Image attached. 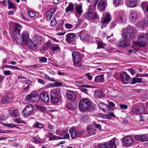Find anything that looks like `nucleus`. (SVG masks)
Wrapping results in <instances>:
<instances>
[{
  "instance_id": "nucleus-12",
  "label": "nucleus",
  "mask_w": 148,
  "mask_h": 148,
  "mask_svg": "<svg viewBox=\"0 0 148 148\" xmlns=\"http://www.w3.org/2000/svg\"><path fill=\"white\" fill-rule=\"evenodd\" d=\"M122 142L125 146H128L134 143L132 138L130 136H125L122 139Z\"/></svg>"
},
{
  "instance_id": "nucleus-20",
  "label": "nucleus",
  "mask_w": 148,
  "mask_h": 148,
  "mask_svg": "<svg viewBox=\"0 0 148 148\" xmlns=\"http://www.w3.org/2000/svg\"><path fill=\"white\" fill-rule=\"evenodd\" d=\"M64 137L62 138L61 137L58 136L53 135L52 134L51 136L50 137V139L51 140H59L62 138H66L70 137V136L69 133H66L64 135Z\"/></svg>"
},
{
  "instance_id": "nucleus-38",
  "label": "nucleus",
  "mask_w": 148,
  "mask_h": 148,
  "mask_svg": "<svg viewBox=\"0 0 148 148\" xmlns=\"http://www.w3.org/2000/svg\"><path fill=\"white\" fill-rule=\"evenodd\" d=\"M75 8L78 14L79 15L82 14L83 12L82 5H77L75 6Z\"/></svg>"
},
{
  "instance_id": "nucleus-64",
  "label": "nucleus",
  "mask_w": 148,
  "mask_h": 148,
  "mask_svg": "<svg viewBox=\"0 0 148 148\" xmlns=\"http://www.w3.org/2000/svg\"><path fill=\"white\" fill-rule=\"evenodd\" d=\"M83 132H77V138L79 137L82 136Z\"/></svg>"
},
{
  "instance_id": "nucleus-62",
  "label": "nucleus",
  "mask_w": 148,
  "mask_h": 148,
  "mask_svg": "<svg viewBox=\"0 0 148 148\" xmlns=\"http://www.w3.org/2000/svg\"><path fill=\"white\" fill-rule=\"evenodd\" d=\"M31 140L32 141L36 143L38 142V141L37 140L36 138L34 137H33L31 138Z\"/></svg>"
},
{
  "instance_id": "nucleus-63",
  "label": "nucleus",
  "mask_w": 148,
  "mask_h": 148,
  "mask_svg": "<svg viewBox=\"0 0 148 148\" xmlns=\"http://www.w3.org/2000/svg\"><path fill=\"white\" fill-rule=\"evenodd\" d=\"M86 75L88 79L90 80H91L92 79V77L90 75L89 73H87L86 74Z\"/></svg>"
},
{
  "instance_id": "nucleus-28",
  "label": "nucleus",
  "mask_w": 148,
  "mask_h": 148,
  "mask_svg": "<svg viewBox=\"0 0 148 148\" xmlns=\"http://www.w3.org/2000/svg\"><path fill=\"white\" fill-rule=\"evenodd\" d=\"M33 40L35 41V43L38 44H41L43 41V40L42 38L38 35L34 36L33 38Z\"/></svg>"
},
{
  "instance_id": "nucleus-4",
  "label": "nucleus",
  "mask_w": 148,
  "mask_h": 148,
  "mask_svg": "<svg viewBox=\"0 0 148 148\" xmlns=\"http://www.w3.org/2000/svg\"><path fill=\"white\" fill-rule=\"evenodd\" d=\"M22 26L19 24L16 23L14 30L13 32L14 39L17 42H21L22 41V36L20 35V31Z\"/></svg>"
},
{
  "instance_id": "nucleus-8",
  "label": "nucleus",
  "mask_w": 148,
  "mask_h": 148,
  "mask_svg": "<svg viewBox=\"0 0 148 148\" xmlns=\"http://www.w3.org/2000/svg\"><path fill=\"white\" fill-rule=\"evenodd\" d=\"M115 138L111 140L109 143H105L99 144V148H116V146L114 143Z\"/></svg>"
},
{
  "instance_id": "nucleus-32",
  "label": "nucleus",
  "mask_w": 148,
  "mask_h": 148,
  "mask_svg": "<svg viewBox=\"0 0 148 148\" xmlns=\"http://www.w3.org/2000/svg\"><path fill=\"white\" fill-rule=\"evenodd\" d=\"M92 87V86L89 85H82V86L79 87V89L82 92H83L86 94H88V89L86 88H90Z\"/></svg>"
},
{
  "instance_id": "nucleus-13",
  "label": "nucleus",
  "mask_w": 148,
  "mask_h": 148,
  "mask_svg": "<svg viewBox=\"0 0 148 148\" xmlns=\"http://www.w3.org/2000/svg\"><path fill=\"white\" fill-rule=\"evenodd\" d=\"M76 38V36L75 34H68L66 36V40L67 42L70 43L74 41Z\"/></svg>"
},
{
  "instance_id": "nucleus-52",
  "label": "nucleus",
  "mask_w": 148,
  "mask_h": 148,
  "mask_svg": "<svg viewBox=\"0 0 148 148\" xmlns=\"http://www.w3.org/2000/svg\"><path fill=\"white\" fill-rule=\"evenodd\" d=\"M45 77L49 81H51L53 82H55L54 78L49 77L47 75L45 74L44 75Z\"/></svg>"
},
{
  "instance_id": "nucleus-23",
  "label": "nucleus",
  "mask_w": 148,
  "mask_h": 148,
  "mask_svg": "<svg viewBox=\"0 0 148 148\" xmlns=\"http://www.w3.org/2000/svg\"><path fill=\"white\" fill-rule=\"evenodd\" d=\"M86 130L90 135H94L96 133V128L92 126H88L87 127Z\"/></svg>"
},
{
  "instance_id": "nucleus-2",
  "label": "nucleus",
  "mask_w": 148,
  "mask_h": 148,
  "mask_svg": "<svg viewBox=\"0 0 148 148\" xmlns=\"http://www.w3.org/2000/svg\"><path fill=\"white\" fill-rule=\"evenodd\" d=\"M137 39L138 41H134V44L139 46L144 47L147 44L148 35L147 34H141L138 36Z\"/></svg>"
},
{
  "instance_id": "nucleus-60",
  "label": "nucleus",
  "mask_w": 148,
  "mask_h": 148,
  "mask_svg": "<svg viewBox=\"0 0 148 148\" xmlns=\"http://www.w3.org/2000/svg\"><path fill=\"white\" fill-rule=\"evenodd\" d=\"M121 109H126L127 108V106L125 105L120 104L119 105Z\"/></svg>"
},
{
  "instance_id": "nucleus-22",
  "label": "nucleus",
  "mask_w": 148,
  "mask_h": 148,
  "mask_svg": "<svg viewBox=\"0 0 148 148\" xmlns=\"http://www.w3.org/2000/svg\"><path fill=\"white\" fill-rule=\"evenodd\" d=\"M56 10V9L55 8H53L51 9L47 12V19L49 21L51 20L53 14Z\"/></svg>"
},
{
  "instance_id": "nucleus-57",
  "label": "nucleus",
  "mask_w": 148,
  "mask_h": 148,
  "mask_svg": "<svg viewBox=\"0 0 148 148\" xmlns=\"http://www.w3.org/2000/svg\"><path fill=\"white\" fill-rule=\"evenodd\" d=\"M4 75H10L12 74L11 72L10 71H3Z\"/></svg>"
},
{
  "instance_id": "nucleus-29",
  "label": "nucleus",
  "mask_w": 148,
  "mask_h": 148,
  "mask_svg": "<svg viewBox=\"0 0 148 148\" xmlns=\"http://www.w3.org/2000/svg\"><path fill=\"white\" fill-rule=\"evenodd\" d=\"M111 17L110 15L107 14L102 20V22L104 24H107L110 21Z\"/></svg>"
},
{
  "instance_id": "nucleus-27",
  "label": "nucleus",
  "mask_w": 148,
  "mask_h": 148,
  "mask_svg": "<svg viewBox=\"0 0 148 148\" xmlns=\"http://www.w3.org/2000/svg\"><path fill=\"white\" fill-rule=\"evenodd\" d=\"M28 47L32 49H36L37 47V44L35 42H34L31 40H29L27 42Z\"/></svg>"
},
{
  "instance_id": "nucleus-3",
  "label": "nucleus",
  "mask_w": 148,
  "mask_h": 148,
  "mask_svg": "<svg viewBox=\"0 0 148 148\" xmlns=\"http://www.w3.org/2000/svg\"><path fill=\"white\" fill-rule=\"evenodd\" d=\"M91 103L88 99L84 98L80 101L79 104V110L84 112L90 109L91 107Z\"/></svg>"
},
{
  "instance_id": "nucleus-31",
  "label": "nucleus",
  "mask_w": 148,
  "mask_h": 148,
  "mask_svg": "<svg viewBox=\"0 0 148 148\" xmlns=\"http://www.w3.org/2000/svg\"><path fill=\"white\" fill-rule=\"evenodd\" d=\"M94 96L95 98H101L104 97L102 91L100 90H97L95 92Z\"/></svg>"
},
{
  "instance_id": "nucleus-53",
  "label": "nucleus",
  "mask_w": 148,
  "mask_h": 148,
  "mask_svg": "<svg viewBox=\"0 0 148 148\" xmlns=\"http://www.w3.org/2000/svg\"><path fill=\"white\" fill-rule=\"evenodd\" d=\"M39 60L40 62H46L47 59L45 57H40L39 58Z\"/></svg>"
},
{
  "instance_id": "nucleus-15",
  "label": "nucleus",
  "mask_w": 148,
  "mask_h": 148,
  "mask_svg": "<svg viewBox=\"0 0 148 148\" xmlns=\"http://www.w3.org/2000/svg\"><path fill=\"white\" fill-rule=\"evenodd\" d=\"M130 45V43L129 41L123 39L120 40L117 42L118 46L121 47H126L129 46Z\"/></svg>"
},
{
  "instance_id": "nucleus-10",
  "label": "nucleus",
  "mask_w": 148,
  "mask_h": 148,
  "mask_svg": "<svg viewBox=\"0 0 148 148\" xmlns=\"http://www.w3.org/2000/svg\"><path fill=\"white\" fill-rule=\"evenodd\" d=\"M131 78L126 72H122L121 73L120 79L122 82L124 84H127L130 82Z\"/></svg>"
},
{
  "instance_id": "nucleus-24",
  "label": "nucleus",
  "mask_w": 148,
  "mask_h": 148,
  "mask_svg": "<svg viewBox=\"0 0 148 148\" xmlns=\"http://www.w3.org/2000/svg\"><path fill=\"white\" fill-rule=\"evenodd\" d=\"M98 8L101 11L104 10L106 8V4L104 1H100L98 4Z\"/></svg>"
},
{
  "instance_id": "nucleus-59",
  "label": "nucleus",
  "mask_w": 148,
  "mask_h": 148,
  "mask_svg": "<svg viewBox=\"0 0 148 148\" xmlns=\"http://www.w3.org/2000/svg\"><path fill=\"white\" fill-rule=\"evenodd\" d=\"M121 1L119 0H114L113 3L115 6H117L120 3Z\"/></svg>"
},
{
  "instance_id": "nucleus-1",
  "label": "nucleus",
  "mask_w": 148,
  "mask_h": 148,
  "mask_svg": "<svg viewBox=\"0 0 148 148\" xmlns=\"http://www.w3.org/2000/svg\"><path fill=\"white\" fill-rule=\"evenodd\" d=\"M135 33L132 27H128L123 31L122 37L127 40H132L135 37Z\"/></svg>"
},
{
  "instance_id": "nucleus-34",
  "label": "nucleus",
  "mask_w": 148,
  "mask_h": 148,
  "mask_svg": "<svg viewBox=\"0 0 148 148\" xmlns=\"http://www.w3.org/2000/svg\"><path fill=\"white\" fill-rule=\"evenodd\" d=\"M74 9V6L73 3H69V5L66 8L65 11L66 12H68L69 11H72Z\"/></svg>"
},
{
  "instance_id": "nucleus-40",
  "label": "nucleus",
  "mask_w": 148,
  "mask_h": 148,
  "mask_svg": "<svg viewBox=\"0 0 148 148\" xmlns=\"http://www.w3.org/2000/svg\"><path fill=\"white\" fill-rule=\"evenodd\" d=\"M53 44L49 40L48 41H47L46 43L44 44V49L47 48H49L51 49L52 47Z\"/></svg>"
},
{
  "instance_id": "nucleus-14",
  "label": "nucleus",
  "mask_w": 148,
  "mask_h": 148,
  "mask_svg": "<svg viewBox=\"0 0 148 148\" xmlns=\"http://www.w3.org/2000/svg\"><path fill=\"white\" fill-rule=\"evenodd\" d=\"M40 97L42 101L45 103H47L49 101V96L46 92H42L40 94Z\"/></svg>"
},
{
  "instance_id": "nucleus-44",
  "label": "nucleus",
  "mask_w": 148,
  "mask_h": 148,
  "mask_svg": "<svg viewBox=\"0 0 148 148\" xmlns=\"http://www.w3.org/2000/svg\"><path fill=\"white\" fill-rule=\"evenodd\" d=\"M51 49L53 51H56L60 49V48L58 45L53 44Z\"/></svg>"
},
{
  "instance_id": "nucleus-17",
  "label": "nucleus",
  "mask_w": 148,
  "mask_h": 148,
  "mask_svg": "<svg viewBox=\"0 0 148 148\" xmlns=\"http://www.w3.org/2000/svg\"><path fill=\"white\" fill-rule=\"evenodd\" d=\"M135 138L137 140L142 142L148 141V135L144 134L142 135H136Z\"/></svg>"
},
{
  "instance_id": "nucleus-43",
  "label": "nucleus",
  "mask_w": 148,
  "mask_h": 148,
  "mask_svg": "<svg viewBox=\"0 0 148 148\" xmlns=\"http://www.w3.org/2000/svg\"><path fill=\"white\" fill-rule=\"evenodd\" d=\"M97 49L103 48L106 45L102 42L98 41L97 42Z\"/></svg>"
},
{
  "instance_id": "nucleus-11",
  "label": "nucleus",
  "mask_w": 148,
  "mask_h": 148,
  "mask_svg": "<svg viewBox=\"0 0 148 148\" xmlns=\"http://www.w3.org/2000/svg\"><path fill=\"white\" fill-rule=\"evenodd\" d=\"M84 16L87 20L90 21H92L97 18L96 14L92 10L88 11Z\"/></svg>"
},
{
  "instance_id": "nucleus-58",
  "label": "nucleus",
  "mask_w": 148,
  "mask_h": 148,
  "mask_svg": "<svg viewBox=\"0 0 148 148\" xmlns=\"http://www.w3.org/2000/svg\"><path fill=\"white\" fill-rule=\"evenodd\" d=\"M107 115V119H110L111 117H114L115 116L114 114L112 112L108 113Z\"/></svg>"
},
{
  "instance_id": "nucleus-46",
  "label": "nucleus",
  "mask_w": 148,
  "mask_h": 148,
  "mask_svg": "<svg viewBox=\"0 0 148 148\" xmlns=\"http://www.w3.org/2000/svg\"><path fill=\"white\" fill-rule=\"evenodd\" d=\"M7 1L8 3V9L13 8V9H15L16 8V7L13 3L10 2V1L8 0Z\"/></svg>"
},
{
  "instance_id": "nucleus-25",
  "label": "nucleus",
  "mask_w": 148,
  "mask_h": 148,
  "mask_svg": "<svg viewBox=\"0 0 148 148\" xmlns=\"http://www.w3.org/2000/svg\"><path fill=\"white\" fill-rule=\"evenodd\" d=\"M69 132L71 138L74 139L77 138V132L75 129L73 127H71L69 129Z\"/></svg>"
},
{
  "instance_id": "nucleus-54",
  "label": "nucleus",
  "mask_w": 148,
  "mask_h": 148,
  "mask_svg": "<svg viewBox=\"0 0 148 148\" xmlns=\"http://www.w3.org/2000/svg\"><path fill=\"white\" fill-rule=\"evenodd\" d=\"M15 121L18 123H22L24 124H25V122L20 118L16 119L15 120Z\"/></svg>"
},
{
  "instance_id": "nucleus-48",
  "label": "nucleus",
  "mask_w": 148,
  "mask_h": 148,
  "mask_svg": "<svg viewBox=\"0 0 148 148\" xmlns=\"http://www.w3.org/2000/svg\"><path fill=\"white\" fill-rule=\"evenodd\" d=\"M27 14L29 16L31 17H34L36 16L35 13L31 10L27 12Z\"/></svg>"
},
{
  "instance_id": "nucleus-18",
  "label": "nucleus",
  "mask_w": 148,
  "mask_h": 148,
  "mask_svg": "<svg viewBox=\"0 0 148 148\" xmlns=\"http://www.w3.org/2000/svg\"><path fill=\"white\" fill-rule=\"evenodd\" d=\"M22 36L23 43L24 44H27L29 40V33L26 31H24L22 33Z\"/></svg>"
},
{
  "instance_id": "nucleus-47",
  "label": "nucleus",
  "mask_w": 148,
  "mask_h": 148,
  "mask_svg": "<svg viewBox=\"0 0 148 148\" xmlns=\"http://www.w3.org/2000/svg\"><path fill=\"white\" fill-rule=\"evenodd\" d=\"M57 23L55 18L54 17L50 22L51 25L53 27L55 26Z\"/></svg>"
},
{
  "instance_id": "nucleus-9",
  "label": "nucleus",
  "mask_w": 148,
  "mask_h": 148,
  "mask_svg": "<svg viewBox=\"0 0 148 148\" xmlns=\"http://www.w3.org/2000/svg\"><path fill=\"white\" fill-rule=\"evenodd\" d=\"M34 110V108L33 106L31 104H29L24 109L22 114L24 116L27 117L32 114Z\"/></svg>"
},
{
  "instance_id": "nucleus-6",
  "label": "nucleus",
  "mask_w": 148,
  "mask_h": 148,
  "mask_svg": "<svg viewBox=\"0 0 148 148\" xmlns=\"http://www.w3.org/2000/svg\"><path fill=\"white\" fill-rule=\"evenodd\" d=\"M72 58L74 66L79 67L81 66L80 62L82 58L80 54L77 52H73L72 54Z\"/></svg>"
},
{
  "instance_id": "nucleus-33",
  "label": "nucleus",
  "mask_w": 148,
  "mask_h": 148,
  "mask_svg": "<svg viewBox=\"0 0 148 148\" xmlns=\"http://www.w3.org/2000/svg\"><path fill=\"white\" fill-rule=\"evenodd\" d=\"M31 81L29 79L25 81V84L24 86V88L23 90V91L26 92L30 88L29 86L31 84Z\"/></svg>"
},
{
  "instance_id": "nucleus-16",
  "label": "nucleus",
  "mask_w": 148,
  "mask_h": 148,
  "mask_svg": "<svg viewBox=\"0 0 148 148\" xmlns=\"http://www.w3.org/2000/svg\"><path fill=\"white\" fill-rule=\"evenodd\" d=\"M137 0H125V4L128 7H135L137 5Z\"/></svg>"
},
{
  "instance_id": "nucleus-42",
  "label": "nucleus",
  "mask_w": 148,
  "mask_h": 148,
  "mask_svg": "<svg viewBox=\"0 0 148 148\" xmlns=\"http://www.w3.org/2000/svg\"><path fill=\"white\" fill-rule=\"evenodd\" d=\"M138 108L139 110V113H142L144 112L145 107L144 106L142 105L141 104H139Z\"/></svg>"
},
{
  "instance_id": "nucleus-56",
  "label": "nucleus",
  "mask_w": 148,
  "mask_h": 148,
  "mask_svg": "<svg viewBox=\"0 0 148 148\" xmlns=\"http://www.w3.org/2000/svg\"><path fill=\"white\" fill-rule=\"evenodd\" d=\"M119 20L121 22H123L126 20V17L123 15L121 16L119 18Z\"/></svg>"
},
{
  "instance_id": "nucleus-55",
  "label": "nucleus",
  "mask_w": 148,
  "mask_h": 148,
  "mask_svg": "<svg viewBox=\"0 0 148 148\" xmlns=\"http://www.w3.org/2000/svg\"><path fill=\"white\" fill-rule=\"evenodd\" d=\"M132 112L134 113H136L137 114H140L141 113H139V110L138 108H134L132 109L131 110Z\"/></svg>"
},
{
  "instance_id": "nucleus-35",
  "label": "nucleus",
  "mask_w": 148,
  "mask_h": 148,
  "mask_svg": "<svg viewBox=\"0 0 148 148\" xmlns=\"http://www.w3.org/2000/svg\"><path fill=\"white\" fill-rule=\"evenodd\" d=\"M104 80V75L103 74L98 75L95 77V82H103Z\"/></svg>"
},
{
  "instance_id": "nucleus-30",
  "label": "nucleus",
  "mask_w": 148,
  "mask_h": 148,
  "mask_svg": "<svg viewBox=\"0 0 148 148\" xmlns=\"http://www.w3.org/2000/svg\"><path fill=\"white\" fill-rule=\"evenodd\" d=\"M80 37L81 39L83 41L88 40L89 39L88 35L86 33L82 32L80 34Z\"/></svg>"
},
{
  "instance_id": "nucleus-26",
  "label": "nucleus",
  "mask_w": 148,
  "mask_h": 148,
  "mask_svg": "<svg viewBox=\"0 0 148 148\" xmlns=\"http://www.w3.org/2000/svg\"><path fill=\"white\" fill-rule=\"evenodd\" d=\"M12 97H10L8 95H7L4 96L2 98L1 101L2 104H5L9 102L12 99Z\"/></svg>"
},
{
  "instance_id": "nucleus-37",
  "label": "nucleus",
  "mask_w": 148,
  "mask_h": 148,
  "mask_svg": "<svg viewBox=\"0 0 148 148\" xmlns=\"http://www.w3.org/2000/svg\"><path fill=\"white\" fill-rule=\"evenodd\" d=\"M142 79L141 78H136L133 77L132 79L131 84H134L137 83H141L142 81Z\"/></svg>"
},
{
  "instance_id": "nucleus-51",
  "label": "nucleus",
  "mask_w": 148,
  "mask_h": 148,
  "mask_svg": "<svg viewBox=\"0 0 148 148\" xmlns=\"http://www.w3.org/2000/svg\"><path fill=\"white\" fill-rule=\"evenodd\" d=\"M5 66L7 68H9L11 69H16L18 70H20L19 68L17 66H11L7 65H5Z\"/></svg>"
},
{
  "instance_id": "nucleus-49",
  "label": "nucleus",
  "mask_w": 148,
  "mask_h": 148,
  "mask_svg": "<svg viewBox=\"0 0 148 148\" xmlns=\"http://www.w3.org/2000/svg\"><path fill=\"white\" fill-rule=\"evenodd\" d=\"M5 125L8 127H17L19 129H20V127L18 126H16L15 125L13 124L12 123H6L5 124Z\"/></svg>"
},
{
  "instance_id": "nucleus-50",
  "label": "nucleus",
  "mask_w": 148,
  "mask_h": 148,
  "mask_svg": "<svg viewBox=\"0 0 148 148\" xmlns=\"http://www.w3.org/2000/svg\"><path fill=\"white\" fill-rule=\"evenodd\" d=\"M38 109L40 112H45L46 111V109L44 106H39L38 107Z\"/></svg>"
},
{
  "instance_id": "nucleus-41",
  "label": "nucleus",
  "mask_w": 148,
  "mask_h": 148,
  "mask_svg": "<svg viewBox=\"0 0 148 148\" xmlns=\"http://www.w3.org/2000/svg\"><path fill=\"white\" fill-rule=\"evenodd\" d=\"M98 106L99 108L102 110H104L105 107H107V109L109 108L108 106L106 105L103 103H100L98 105Z\"/></svg>"
},
{
  "instance_id": "nucleus-21",
  "label": "nucleus",
  "mask_w": 148,
  "mask_h": 148,
  "mask_svg": "<svg viewBox=\"0 0 148 148\" xmlns=\"http://www.w3.org/2000/svg\"><path fill=\"white\" fill-rule=\"evenodd\" d=\"M138 16V13L136 12H133L131 13L130 15V20L131 22H135L136 21Z\"/></svg>"
},
{
  "instance_id": "nucleus-7",
  "label": "nucleus",
  "mask_w": 148,
  "mask_h": 148,
  "mask_svg": "<svg viewBox=\"0 0 148 148\" xmlns=\"http://www.w3.org/2000/svg\"><path fill=\"white\" fill-rule=\"evenodd\" d=\"M40 99L39 95L36 92H32L27 95L25 97V101L27 103L30 100L33 102H36Z\"/></svg>"
},
{
  "instance_id": "nucleus-36",
  "label": "nucleus",
  "mask_w": 148,
  "mask_h": 148,
  "mask_svg": "<svg viewBox=\"0 0 148 148\" xmlns=\"http://www.w3.org/2000/svg\"><path fill=\"white\" fill-rule=\"evenodd\" d=\"M10 115L14 117H16L19 116V113L16 110H12L10 111Z\"/></svg>"
},
{
  "instance_id": "nucleus-45",
  "label": "nucleus",
  "mask_w": 148,
  "mask_h": 148,
  "mask_svg": "<svg viewBox=\"0 0 148 148\" xmlns=\"http://www.w3.org/2000/svg\"><path fill=\"white\" fill-rule=\"evenodd\" d=\"M46 125L47 126L48 128L50 129L51 132H52L54 130V127L53 125H51L50 123H47L46 124Z\"/></svg>"
},
{
  "instance_id": "nucleus-19",
  "label": "nucleus",
  "mask_w": 148,
  "mask_h": 148,
  "mask_svg": "<svg viewBox=\"0 0 148 148\" xmlns=\"http://www.w3.org/2000/svg\"><path fill=\"white\" fill-rule=\"evenodd\" d=\"M66 96L71 101H73L76 98L75 94L72 91H68L66 92Z\"/></svg>"
},
{
  "instance_id": "nucleus-39",
  "label": "nucleus",
  "mask_w": 148,
  "mask_h": 148,
  "mask_svg": "<svg viewBox=\"0 0 148 148\" xmlns=\"http://www.w3.org/2000/svg\"><path fill=\"white\" fill-rule=\"evenodd\" d=\"M33 127L34 128H38L41 129L44 127V126L43 124L36 122L33 125Z\"/></svg>"
},
{
  "instance_id": "nucleus-61",
  "label": "nucleus",
  "mask_w": 148,
  "mask_h": 148,
  "mask_svg": "<svg viewBox=\"0 0 148 148\" xmlns=\"http://www.w3.org/2000/svg\"><path fill=\"white\" fill-rule=\"evenodd\" d=\"M65 27L67 29H71L72 27V25L71 24L68 23H66L65 25Z\"/></svg>"
},
{
  "instance_id": "nucleus-5",
  "label": "nucleus",
  "mask_w": 148,
  "mask_h": 148,
  "mask_svg": "<svg viewBox=\"0 0 148 148\" xmlns=\"http://www.w3.org/2000/svg\"><path fill=\"white\" fill-rule=\"evenodd\" d=\"M61 91L57 88L52 90L50 92L51 100L52 103H56L60 99L61 97Z\"/></svg>"
}]
</instances>
